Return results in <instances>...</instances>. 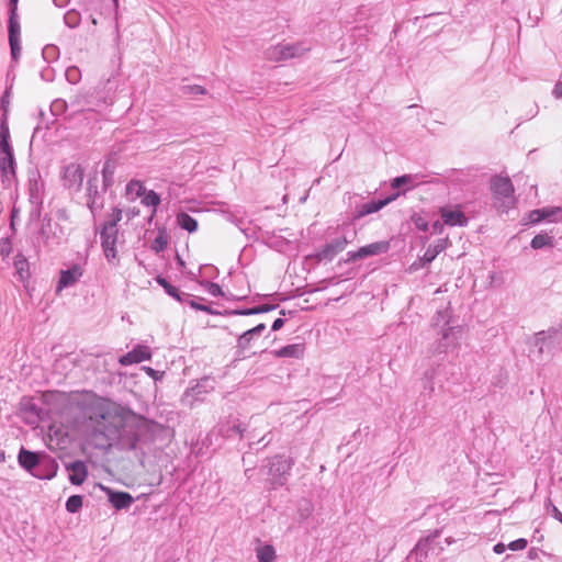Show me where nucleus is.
<instances>
[{"instance_id": "f257e3e1", "label": "nucleus", "mask_w": 562, "mask_h": 562, "mask_svg": "<svg viewBox=\"0 0 562 562\" xmlns=\"http://www.w3.org/2000/svg\"><path fill=\"white\" fill-rule=\"evenodd\" d=\"M293 465V460L285 456H274L267 459L262 471L267 475V482L271 488H277L286 484L290 472Z\"/></svg>"}, {"instance_id": "f03ea898", "label": "nucleus", "mask_w": 562, "mask_h": 562, "mask_svg": "<svg viewBox=\"0 0 562 562\" xmlns=\"http://www.w3.org/2000/svg\"><path fill=\"white\" fill-rule=\"evenodd\" d=\"M442 323L441 339L439 341V352H446L449 349H454L460 345L462 338V327L450 326L448 321V312L440 311L434 318V326L438 327Z\"/></svg>"}, {"instance_id": "7ed1b4c3", "label": "nucleus", "mask_w": 562, "mask_h": 562, "mask_svg": "<svg viewBox=\"0 0 562 562\" xmlns=\"http://www.w3.org/2000/svg\"><path fill=\"white\" fill-rule=\"evenodd\" d=\"M491 190L495 200L501 201L502 212H507L515 204L514 186L508 177L495 176L491 180Z\"/></svg>"}, {"instance_id": "20e7f679", "label": "nucleus", "mask_w": 562, "mask_h": 562, "mask_svg": "<svg viewBox=\"0 0 562 562\" xmlns=\"http://www.w3.org/2000/svg\"><path fill=\"white\" fill-rule=\"evenodd\" d=\"M9 127L5 121H3L0 125V169L4 177L14 173L13 154L12 147L9 143Z\"/></svg>"}, {"instance_id": "39448f33", "label": "nucleus", "mask_w": 562, "mask_h": 562, "mask_svg": "<svg viewBox=\"0 0 562 562\" xmlns=\"http://www.w3.org/2000/svg\"><path fill=\"white\" fill-rule=\"evenodd\" d=\"M308 50L310 47L304 43H283L269 48L267 56L271 60L280 61L300 57Z\"/></svg>"}, {"instance_id": "423d86ee", "label": "nucleus", "mask_w": 562, "mask_h": 562, "mask_svg": "<svg viewBox=\"0 0 562 562\" xmlns=\"http://www.w3.org/2000/svg\"><path fill=\"white\" fill-rule=\"evenodd\" d=\"M348 244V240L345 236H339L333 238L328 243H326L322 248H319L313 257L317 261H331L339 252H341Z\"/></svg>"}, {"instance_id": "0eeeda50", "label": "nucleus", "mask_w": 562, "mask_h": 562, "mask_svg": "<svg viewBox=\"0 0 562 562\" xmlns=\"http://www.w3.org/2000/svg\"><path fill=\"white\" fill-rule=\"evenodd\" d=\"M439 537V531L436 530L426 538H422L411 551L408 559H415L416 562H423L428 558L429 552L435 551V541Z\"/></svg>"}, {"instance_id": "6e6552de", "label": "nucleus", "mask_w": 562, "mask_h": 562, "mask_svg": "<svg viewBox=\"0 0 562 562\" xmlns=\"http://www.w3.org/2000/svg\"><path fill=\"white\" fill-rule=\"evenodd\" d=\"M439 212L443 224L448 226L462 227L469 222L460 206H442Z\"/></svg>"}, {"instance_id": "1a4fd4ad", "label": "nucleus", "mask_w": 562, "mask_h": 562, "mask_svg": "<svg viewBox=\"0 0 562 562\" xmlns=\"http://www.w3.org/2000/svg\"><path fill=\"white\" fill-rule=\"evenodd\" d=\"M390 248V243L386 240L375 241L366 246L360 247L355 252H349L351 260H359L370 256L382 255Z\"/></svg>"}, {"instance_id": "9d476101", "label": "nucleus", "mask_w": 562, "mask_h": 562, "mask_svg": "<svg viewBox=\"0 0 562 562\" xmlns=\"http://www.w3.org/2000/svg\"><path fill=\"white\" fill-rule=\"evenodd\" d=\"M83 270L80 266L75 265L67 270H61L59 272V280L56 286V291L59 293L65 288L74 285L81 277Z\"/></svg>"}, {"instance_id": "9b49d317", "label": "nucleus", "mask_w": 562, "mask_h": 562, "mask_svg": "<svg viewBox=\"0 0 562 562\" xmlns=\"http://www.w3.org/2000/svg\"><path fill=\"white\" fill-rule=\"evenodd\" d=\"M395 199V196H389L383 200H371L369 202L359 204L356 206L355 211V218H361L363 216H367L369 214L375 213L380 211L382 207L387 205L390 202H392Z\"/></svg>"}, {"instance_id": "f8f14e48", "label": "nucleus", "mask_w": 562, "mask_h": 562, "mask_svg": "<svg viewBox=\"0 0 562 562\" xmlns=\"http://www.w3.org/2000/svg\"><path fill=\"white\" fill-rule=\"evenodd\" d=\"M151 357L150 349L146 346H136L132 351L122 356L119 362L122 366H130L133 363H139L144 360H149Z\"/></svg>"}, {"instance_id": "ddd939ff", "label": "nucleus", "mask_w": 562, "mask_h": 562, "mask_svg": "<svg viewBox=\"0 0 562 562\" xmlns=\"http://www.w3.org/2000/svg\"><path fill=\"white\" fill-rule=\"evenodd\" d=\"M101 490L105 492V494L109 497V502L113 505L116 509H123L128 508L132 503L134 502V498L131 494L125 492H115L109 487L101 486Z\"/></svg>"}, {"instance_id": "4468645a", "label": "nucleus", "mask_w": 562, "mask_h": 562, "mask_svg": "<svg viewBox=\"0 0 562 562\" xmlns=\"http://www.w3.org/2000/svg\"><path fill=\"white\" fill-rule=\"evenodd\" d=\"M69 472V481L75 485L82 484L88 476V469L82 461H75L66 465Z\"/></svg>"}, {"instance_id": "2eb2a0df", "label": "nucleus", "mask_w": 562, "mask_h": 562, "mask_svg": "<svg viewBox=\"0 0 562 562\" xmlns=\"http://www.w3.org/2000/svg\"><path fill=\"white\" fill-rule=\"evenodd\" d=\"M305 352V344L296 342L286 345L278 350L273 351V355L277 358H290V359H301Z\"/></svg>"}, {"instance_id": "dca6fc26", "label": "nucleus", "mask_w": 562, "mask_h": 562, "mask_svg": "<svg viewBox=\"0 0 562 562\" xmlns=\"http://www.w3.org/2000/svg\"><path fill=\"white\" fill-rule=\"evenodd\" d=\"M448 239H438L434 245H429V247L424 252L420 258L422 266H426L435 260V258L442 252L447 247Z\"/></svg>"}, {"instance_id": "f3484780", "label": "nucleus", "mask_w": 562, "mask_h": 562, "mask_svg": "<svg viewBox=\"0 0 562 562\" xmlns=\"http://www.w3.org/2000/svg\"><path fill=\"white\" fill-rule=\"evenodd\" d=\"M64 177L70 187H79L82 182L83 173L78 165H70L65 169Z\"/></svg>"}, {"instance_id": "a211bd4d", "label": "nucleus", "mask_w": 562, "mask_h": 562, "mask_svg": "<svg viewBox=\"0 0 562 562\" xmlns=\"http://www.w3.org/2000/svg\"><path fill=\"white\" fill-rule=\"evenodd\" d=\"M103 241V250L104 255L109 260H112L116 257V250H115V232H108L104 231L102 233Z\"/></svg>"}, {"instance_id": "6ab92c4d", "label": "nucleus", "mask_w": 562, "mask_h": 562, "mask_svg": "<svg viewBox=\"0 0 562 562\" xmlns=\"http://www.w3.org/2000/svg\"><path fill=\"white\" fill-rule=\"evenodd\" d=\"M255 550L258 562H274L276 550L271 544H262L258 541Z\"/></svg>"}, {"instance_id": "aec40b11", "label": "nucleus", "mask_w": 562, "mask_h": 562, "mask_svg": "<svg viewBox=\"0 0 562 562\" xmlns=\"http://www.w3.org/2000/svg\"><path fill=\"white\" fill-rule=\"evenodd\" d=\"M18 459L20 465L26 470H32L38 464L37 454L25 449L20 450Z\"/></svg>"}, {"instance_id": "412c9836", "label": "nucleus", "mask_w": 562, "mask_h": 562, "mask_svg": "<svg viewBox=\"0 0 562 562\" xmlns=\"http://www.w3.org/2000/svg\"><path fill=\"white\" fill-rule=\"evenodd\" d=\"M530 246L533 249H542L544 247H553L554 246V237L549 233H540L536 235L531 241Z\"/></svg>"}, {"instance_id": "4be33fe9", "label": "nucleus", "mask_w": 562, "mask_h": 562, "mask_svg": "<svg viewBox=\"0 0 562 562\" xmlns=\"http://www.w3.org/2000/svg\"><path fill=\"white\" fill-rule=\"evenodd\" d=\"M14 268L19 274L20 280L25 281L30 277V267L26 258L22 255H16L14 258Z\"/></svg>"}, {"instance_id": "5701e85b", "label": "nucleus", "mask_w": 562, "mask_h": 562, "mask_svg": "<svg viewBox=\"0 0 562 562\" xmlns=\"http://www.w3.org/2000/svg\"><path fill=\"white\" fill-rule=\"evenodd\" d=\"M542 214V221L560 222L562 221V209L559 206H549L539 209Z\"/></svg>"}, {"instance_id": "b1692460", "label": "nucleus", "mask_w": 562, "mask_h": 562, "mask_svg": "<svg viewBox=\"0 0 562 562\" xmlns=\"http://www.w3.org/2000/svg\"><path fill=\"white\" fill-rule=\"evenodd\" d=\"M177 222L181 228L188 231L189 233H193L198 228V222L187 213H180L177 216Z\"/></svg>"}, {"instance_id": "393cba45", "label": "nucleus", "mask_w": 562, "mask_h": 562, "mask_svg": "<svg viewBox=\"0 0 562 562\" xmlns=\"http://www.w3.org/2000/svg\"><path fill=\"white\" fill-rule=\"evenodd\" d=\"M167 244H168V236L165 231L160 229L158 232L157 237L153 241L151 248L156 252H159V251H162L167 247Z\"/></svg>"}, {"instance_id": "a878e982", "label": "nucleus", "mask_w": 562, "mask_h": 562, "mask_svg": "<svg viewBox=\"0 0 562 562\" xmlns=\"http://www.w3.org/2000/svg\"><path fill=\"white\" fill-rule=\"evenodd\" d=\"M276 308L274 304L262 303L259 305L248 306V316L257 314H266Z\"/></svg>"}, {"instance_id": "bb28decb", "label": "nucleus", "mask_w": 562, "mask_h": 562, "mask_svg": "<svg viewBox=\"0 0 562 562\" xmlns=\"http://www.w3.org/2000/svg\"><path fill=\"white\" fill-rule=\"evenodd\" d=\"M81 21V15L76 10H70L65 14V23L67 26L74 29L79 25Z\"/></svg>"}, {"instance_id": "cd10ccee", "label": "nucleus", "mask_w": 562, "mask_h": 562, "mask_svg": "<svg viewBox=\"0 0 562 562\" xmlns=\"http://www.w3.org/2000/svg\"><path fill=\"white\" fill-rule=\"evenodd\" d=\"M126 193L128 195L140 196L144 193V187L139 181L132 180L126 186Z\"/></svg>"}, {"instance_id": "c85d7f7f", "label": "nucleus", "mask_w": 562, "mask_h": 562, "mask_svg": "<svg viewBox=\"0 0 562 562\" xmlns=\"http://www.w3.org/2000/svg\"><path fill=\"white\" fill-rule=\"evenodd\" d=\"M82 506V498L79 495L70 496L67 499L66 508L69 513H76L78 512Z\"/></svg>"}, {"instance_id": "c756f323", "label": "nucleus", "mask_w": 562, "mask_h": 562, "mask_svg": "<svg viewBox=\"0 0 562 562\" xmlns=\"http://www.w3.org/2000/svg\"><path fill=\"white\" fill-rule=\"evenodd\" d=\"M403 186H414V178L411 175H404L401 177H396L392 181V188L397 189Z\"/></svg>"}, {"instance_id": "7c9ffc66", "label": "nucleus", "mask_w": 562, "mask_h": 562, "mask_svg": "<svg viewBox=\"0 0 562 562\" xmlns=\"http://www.w3.org/2000/svg\"><path fill=\"white\" fill-rule=\"evenodd\" d=\"M111 216H112V221L109 225L105 226L104 231L115 232L114 226L116 225L117 222H120L123 218V212H122V210L114 209Z\"/></svg>"}, {"instance_id": "2f4dec72", "label": "nucleus", "mask_w": 562, "mask_h": 562, "mask_svg": "<svg viewBox=\"0 0 562 562\" xmlns=\"http://www.w3.org/2000/svg\"><path fill=\"white\" fill-rule=\"evenodd\" d=\"M263 330H266V323L261 322L256 324L254 327L248 329V344L251 339H254L256 336L260 335Z\"/></svg>"}, {"instance_id": "473e14b6", "label": "nucleus", "mask_w": 562, "mask_h": 562, "mask_svg": "<svg viewBox=\"0 0 562 562\" xmlns=\"http://www.w3.org/2000/svg\"><path fill=\"white\" fill-rule=\"evenodd\" d=\"M528 542L524 538L516 539L508 543L507 548L512 551H520L527 547Z\"/></svg>"}, {"instance_id": "72a5a7b5", "label": "nucleus", "mask_w": 562, "mask_h": 562, "mask_svg": "<svg viewBox=\"0 0 562 562\" xmlns=\"http://www.w3.org/2000/svg\"><path fill=\"white\" fill-rule=\"evenodd\" d=\"M143 202L146 205L156 206L159 203V198L155 192L149 191L144 193Z\"/></svg>"}, {"instance_id": "f704fd0d", "label": "nucleus", "mask_w": 562, "mask_h": 562, "mask_svg": "<svg viewBox=\"0 0 562 562\" xmlns=\"http://www.w3.org/2000/svg\"><path fill=\"white\" fill-rule=\"evenodd\" d=\"M9 33H10L9 34L10 42H13L14 40H19L20 26L13 20L10 21Z\"/></svg>"}, {"instance_id": "c9c22d12", "label": "nucleus", "mask_w": 562, "mask_h": 562, "mask_svg": "<svg viewBox=\"0 0 562 562\" xmlns=\"http://www.w3.org/2000/svg\"><path fill=\"white\" fill-rule=\"evenodd\" d=\"M413 222L417 229L422 232H428L429 231V224L428 222L422 217V216H414Z\"/></svg>"}, {"instance_id": "e433bc0d", "label": "nucleus", "mask_w": 562, "mask_h": 562, "mask_svg": "<svg viewBox=\"0 0 562 562\" xmlns=\"http://www.w3.org/2000/svg\"><path fill=\"white\" fill-rule=\"evenodd\" d=\"M542 222V214L539 209L532 210L528 214V222L527 224H538Z\"/></svg>"}, {"instance_id": "4c0bfd02", "label": "nucleus", "mask_w": 562, "mask_h": 562, "mask_svg": "<svg viewBox=\"0 0 562 562\" xmlns=\"http://www.w3.org/2000/svg\"><path fill=\"white\" fill-rule=\"evenodd\" d=\"M546 506L547 508L551 509L552 517L562 524V513L559 510V508L555 505H553L550 499H548Z\"/></svg>"}, {"instance_id": "58836bf2", "label": "nucleus", "mask_w": 562, "mask_h": 562, "mask_svg": "<svg viewBox=\"0 0 562 562\" xmlns=\"http://www.w3.org/2000/svg\"><path fill=\"white\" fill-rule=\"evenodd\" d=\"M544 340H546V333L544 331L538 333L536 335V337H535V345L539 347V352H542Z\"/></svg>"}, {"instance_id": "ea45409f", "label": "nucleus", "mask_w": 562, "mask_h": 562, "mask_svg": "<svg viewBox=\"0 0 562 562\" xmlns=\"http://www.w3.org/2000/svg\"><path fill=\"white\" fill-rule=\"evenodd\" d=\"M10 46H11L12 56L14 59H16L18 55L20 53L19 40H14L13 42H10Z\"/></svg>"}, {"instance_id": "a19ab883", "label": "nucleus", "mask_w": 562, "mask_h": 562, "mask_svg": "<svg viewBox=\"0 0 562 562\" xmlns=\"http://www.w3.org/2000/svg\"><path fill=\"white\" fill-rule=\"evenodd\" d=\"M552 94L554 95L555 99L562 98V81L555 83Z\"/></svg>"}, {"instance_id": "79ce46f5", "label": "nucleus", "mask_w": 562, "mask_h": 562, "mask_svg": "<svg viewBox=\"0 0 562 562\" xmlns=\"http://www.w3.org/2000/svg\"><path fill=\"white\" fill-rule=\"evenodd\" d=\"M284 325V319L283 318H276L273 322H272V325H271V330L272 331H277L279 330L280 328H282Z\"/></svg>"}, {"instance_id": "37998d69", "label": "nucleus", "mask_w": 562, "mask_h": 562, "mask_svg": "<svg viewBox=\"0 0 562 562\" xmlns=\"http://www.w3.org/2000/svg\"><path fill=\"white\" fill-rule=\"evenodd\" d=\"M431 234H439L442 229V223L436 221L432 223L431 227H429Z\"/></svg>"}, {"instance_id": "c03bdc74", "label": "nucleus", "mask_w": 562, "mask_h": 562, "mask_svg": "<svg viewBox=\"0 0 562 562\" xmlns=\"http://www.w3.org/2000/svg\"><path fill=\"white\" fill-rule=\"evenodd\" d=\"M207 290H209V293H211L212 295H220L221 294V289L217 284H214V283H210L207 285Z\"/></svg>"}, {"instance_id": "a18cd8bd", "label": "nucleus", "mask_w": 562, "mask_h": 562, "mask_svg": "<svg viewBox=\"0 0 562 562\" xmlns=\"http://www.w3.org/2000/svg\"><path fill=\"white\" fill-rule=\"evenodd\" d=\"M158 282L168 291L170 295H176L175 288L170 286L164 279H159Z\"/></svg>"}, {"instance_id": "49530a36", "label": "nucleus", "mask_w": 562, "mask_h": 562, "mask_svg": "<svg viewBox=\"0 0 562 562\" xmlns=\"http://www.w3.org/2000/svg\"><path fill=\"white\" fill-rule=\"evenodd\" d=\"M507 549V546H505L504 543L502 542H498L496 543L494 547H493V551L497 554H502L506 551Z\"/></svg>"}, {"instance_id": "de8ad7c7", "label": "nucleus", "mask_w": 562, "mask_h": 562, "mask_svg": "<svg viewBox=\"0 0 562 562\" xmlns=\"http://www.w3.org/2000/svg\"><path fill=\"white\" fill-rule=\"evenodd\" d=\"M143 369H144V371H145L149 376H151V378H154V379H159V378H160L159 373H158L157 371H155L153 368H150V367H144Z\"/></svg>"}, {"instance_id": "09e8293b", "label": "nucleus", "mask_w": 562, "mask_h": 562, "mask_svg": "<svg viewBox=\"0 0 562 562\" xmlns=\"http://www.w3.org/2000/svg\"><path fill=\"white\" fill-rule=\"evenodd\" d=\"M194 92L203 94L205 92L204 88L201 86H195L193 88Z\"/></svg>"}, {"instance_id": "8fccbe9b", "label": "nucleus", "mask_w": 562, "mask_h": 562, "mask_svg": "<svg viewBox=\"0 0 562 562\" xmlns=\"http://www.w3.org/2000/svg\"><path fill=\"white\" fill-rule=\"evenodd\" d=\"M1 252H2L3 255H9V252H10V245L8 244V247H2V248H1Z\"/></svg>"}, {"instance_id": "3c124183", "label": "nucleus", "mask_w": 562, "mask_h": 562, "mask_svg": "<svg viewBox=\"0 0 562 562\" xmlns=\"http://www.w3.org/2000/svg\"><path fill=\"white\" fill-rule=\"evenodd\" d=\"M192 306L198 308V310L206 311V307L198 305V304H194V303H192Z\"/></svg>"}, {"instance_id": "603ef678", "label": "nucleus", "mask_w": 562, "mask_h": 562, "mask_svg": "<svg viewBox=\"0 0 562 562\" xmlns=\"http://www.w3.org/2000/svg\"><path fill=\"white\" fill-rule=\"evenodd\" d=\"M453 542H454V539H452V538H450V537L446 539V543H447L448 546H449V544H451V543H453Z\"/></svg>"}, {"instance_id": "864d4df0", "label": "nucleus", "mask_w": 562, "mask_h": 562, "mask_svg": "<svg viewBox=\"0 0 562 562\" xmlns=\"http://www.w3.org/2000/svg\"><path fill=\"white\" fill-rule=\"evenodd\" d=\"M91 22H92V24H94V25H97V24H98V21H97V19H94V18L92 19V21H91Z\"/></svg>"}, {"instance_id": "5fc2aeb1", "label": "nucleus", "mask_w": 562, "mask_h": 562, "mask_svg": "<svg viewBox=\"0 0 562 562\" xmlns=\"http://www.w3.org/2000/svg\"><path fill=\"white\" fill-rule=\"evenodd\" d=\"M0 460H4V453L0 454Z\"/></svg>"}, {"instance_id": "6e6d98bb", "label": "nucleus", "mask_w": 562, "mask_h": 562, "mask_svg": "<svg viewBox=\"0 0 562 562\" xmlns=\"http://www.w3.org/2000/svg\"><path fill=\"white\" fill-rule=\"evenodd\" d=\"M442 550H443V548H439V550L437 552H435V553L438 554Z\"/></svg>"}, {"instance_id": "4d7b16f0", "label": "nucleus", "mask_w": 562, "mask_h": 562, "mask_svg": "<svg viewBox=\"0 0 562 562\" xmlns=\"http://www.w3.org/2000/svg\"><path fill=\"white\" fill-rule=\"evenodd\" d=\"M114 4L117 5L119 3V0H113Z\"/></svg>"}]
</instances>
